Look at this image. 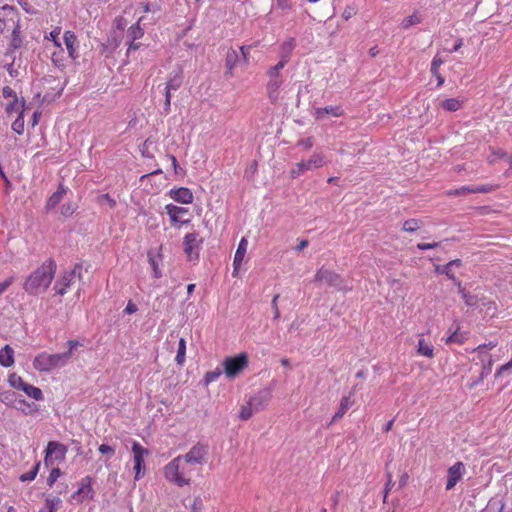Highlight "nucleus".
Returning a JSON list of instances; mask_svg holds the SVG:
<instances>
[{
    "label": "nucleus",
    "mask_w": 512,
    "mask_h": 512,
    "mask_svg": "<svg viewBox=\"0 0 512 512\" xmlns=\"http://www.w3.org/2000/svg\"><path fill=\"white\" fill-rule=\"evenodd\" d=\"M493 190L492 185H475V186H462L460 188L449 191V195H466L468 193H488Z\"/></svg>",
    "instance_id": "19"
},
{
    "label": "nucleus",
    "mask_w": 512,
    "mask_h": 512,
    "mask_svg": "<svg viewBox=\"0 0 512 512\" xmlns=\"http://www.w3.org/2000/svg\"><path fill=\"white\" fill-rule=\"evenodd\" d=\"M2 95L4 98H13V100L15 99V97H17L15 91L9 87V86H4L3 89H2Z\"/></svg>",
    "instance_id": "62"
},
{
    "label": "nucleus",
    "mask_w": 512,
    "mask_h": 512,
    "mask_svg": "<svg viewBox=\"0 0 512 512\" xmlns=\"http://www.w3.org/2000/svg\"><path fill=\"white\" fill-rule=\"evenodd\" d=\"M466 472L465 465L461 461H457L447 470L446 490H451L462 479Z\"/></svg>",
    "instance_id": "13"
},
{
    "label": "nucleus",
    "mask_w": 512,
    "mask_h": 512,
    "mask_svg": "<svg viewBox=\"0 0 512 512\" xmlns=\"http://www.w3.org/2000/svg\"><path fill=\"white\" fill-rule=\"evenodd\" d=\"M418 353L422 356L432 358L434 355L433 347L426 343L424 339L418 340Z\"/></svg>",
    "instance_id": "37"
},
{
    "label": "nucleus",
    "mask_w": 512,
    "mask_h": 512,
    "mask_svg": "<svg viewBox=\"0 0 512 512\" xmlns=\"http://www.w3.org/2000/svg\"><path fill=\"white\" fill-rule=\"evenodd\" d=\"M10 29L15 42L20 31L18 13L15 7L4 5L0 7V34Z\"/></svg>",
    "instance_id": "4"
},
{
    "label": "nucleus",
    "mask_w": 512,
    "mask_h": 512,
    "mask_svg": "<svg viewBox=\"0 0 512 512\" xmlns=\"http://www.w3.org/2000/svg\"><path fill=\"white\" fill-rule=\"evenodd\" d=\"M203 239L197 232L187 233L183 238L184 253L189 261H198Z\"/></svg>",
    "instance_id": "7"
},
{
    "label": "nucleus",
    "mask_w": 512,
    "mask_h": 512,
    "mask_svg": "<svg viewBox=\"0 0 512 512\" xmlns=\"http://www.w3.org/2000/svg\"><path fill=\"white\" fill-rule=\"evenodd\" d=\"M463 105V100L458 98H449L440 102L439 106L448 112L458 111Z\"/></svg>",
    "instance_id": "27"
},
{
    "label": "nucleus",
    "mask_w": 512,
    "mask_h": 512,
    "mask_svg": "<svg viewBox=\"0 0 512 512\" xmlns=\"http://www.w3.org/2000/svg\"><path fill=\"white\" fill-rule=\"evenodd\" d=\"M169 195L173 200L182 204H190L193 202V193L186 187L171 189Z\"/></svg>",
    "instance_id": "20"
},
{
    "label": "nucleus",
    "mask_w": 512,
    "mask_h": 512,
    "mask_svg": "<svg viewBox=\"0 0 512 512\" xmlns=\"http://www.w3.org/2000/svg\"><path fill=\"white\" fill-rule=\"evenodd\" d=\"M22 391L30 398L40 401L43 399V393L40 388L35 387L31 384L26 383L25 386L22 387Z\"/></svg>",
    "instance_id": "34"
},
{
    "label": "nucleus",
    "mask_w": 512,
    "mask_h": 512,
    "mask_svg": "<svg viewBox=\"0 0 512 512\" xmlns=\"http://www.w3.org/2000/svg\"><path fill=\"white\" fill-rule=\"evenodd\" d=\"M165 209H166V213L170 217L172 224L175 227L180 228L182 224H186L189 222V220L181 221L179 219L180 215L186 214L188 212L187 208L179 207L174 204H168V205H166Z\"/></svg>",
    "instance_id": "17"
},
{
    "label": "nucleus",
    "mask_w": 512,
    "mask_h": 512,
    "mask_svg": "<svg viewBox=\"0 0 512 512\" xmlns=\"http://www.w3.org/2000/svg\"><path fill=\"white\" fill-rule=\"evenodd\" d=\"M420 228V221L417 219L406 220L403 224V230L405 232H415Z\"/></svg>",
    "instance_id": "44"
},
{
    "label": "nucleus",
    "mask_w": 512,
    "mask_h": 512,
    "mask_svg": "<svg viewBox=\"0 0 512 512\" xmlns=\"http://www.w3.org/2000/svg\"><path fill=\"white\" fill-rule=\"evenodd\" d=\"M68 451L67 446L62 443L56 441L48 442L45 449V458L44 464L46 466H51L56 461H63L66 457V453Z\"/></svg>",
    "instance_id": "8"
},
{
    "label": "nucleus",
    "mask_w": 512,
    "mask_h": 512,
    "mask_svg": "<svg viewBox=\"0 0 512 512\" xmlns=\"http://www.w3.org/2000/svg\"><path fill=\"white\" fill-rule=\"evenodd\" d=\"M56 270V262L54 259L48 258L26 277L23 290L31 296L45 293L54 279Z\"/></svg>",
    "instance_id": "1"
},
{
    "label": "nucleus",
    "mask_w": 512,
    "mask_h": 512,
    "mask_svg": "<svg viewBox=\"0 0 512 512\" xmlns=\"http://www.w3.org/2000/svg\"><path fill=\"white\" fill-rule=\"evenodd\" d=\"M66 190L67 189L64 187V185L60 184L57 191L54 192L48 199L46 205L47 209H52L57 206L61 202L64 194L66 193Z\"/></svg>",
    "instance_id": "28"
},
{
    "label": "nucleus",
    "mask_w": 512,
    "mask_h": 512,
    "mask_svg": "<svg viewBox=\"0 0 512 512\" xmlns=\"http://www.w3.org/2000/svg\"><path fill=\"white\" fill-rule=\"evenodd\" d=\"M481 362L483 363L482 371L479 376V381H483L492 371L493 359L490 354L481 356Z\"/></svg>",
    "instance_id": "30"
},
{
    "label": "nucleus",
    "mask_w": 512,
    "mask_h": 512,
    "mask_svg": "<svg viewBox=\"0 0 512 512\" xmlns=\"http://www.w3.org/2000/svg\"><path fill=\"white\" fill-rule=\"evenodd\" d=\"M271 400V391L267 388L261 389L250 397L249 405L257 412L263 410Z\"/></svg>",
    "instance_id": "15"
},
{
    "label": "nucleus",
    "mask_w": 512,
    "mask_h": 512,
    "mask_svg": "<svg viewBox=\"0 0 512 512\" xmlns=\"http://www.w3.org/2000/svg\"><path fill=\"white\" fill-rule=\"evenodd\" d=\"M147 256H148L149 264L151 265L152 270H153V277L157 278V279L162 277V273H161V270L159 268V262L156 259V257L152 253H150V252L148 253Z\"/></svg>",
    "instance_id": "41"
},
{
    "label": "nucleus",
    "mask_w": 512,
    "mask_h": 512,
    "mask_svg": "<svg viewBox=\"0 0 512 512\" xmlns=\"http://www.w3.org/2000/svg\"><path fill=\"white\" fill-rule=\"evenodd\" d=\"M14 277L11 276L7 278L5 281L0 283V295H2L14 282Z\"/></svg>",
    "instance_id": "60"
},
{
    "label": "nucleus",
    "mask_w": 512,
    "mask_h": 512,
    "mask_svg": "<svg viewBox=\"0 0 512 512\" xmlns=\"http://www.w3.org/2000/svg\"><path fill=\"white\" fill-rule=\"evenodd\" d=\"M5 110L8 114H12L13 112H16L19 110V103H18L17 97H15V99L12 102L7 104Z\"/></svg>",
    "instance_id": "59"
},
{
    "label": "nucleus",
    "mask_w": 512,
    "mask_h": 512,
    "mask_svg": "<svg viewBox=\"0 0 512 512\" xmlns=\"http://www.w3.org/2000/svg\"><path fill=\"white\" fill-rule=\"evenodd\" d=\"M132 452L134 455V479L139 480L144 475V457L149 455V450L144 448L139 442L134 441L132 444Z\"/></svg>",
    "instance_id": "11"
},
{
    "label": "nucleus",
    "mask_w": 512,
    "mask_h": 512,
    "mask_svg": "<svg viewBox=\"0 0 512 512\" xmlns=\"http://www.w3.org/2000/svg\"><path fill=\"white\" fill-rule=\"evenodd\" d=\"M70 360V353L38 354L33 360V367L40 372H49L53 369L63 367Z\"/></svg>",
    "instance_id": "3"
},
{
    "label": "nucleus",
    "mask_w": 512,
    "mask_h": 512,
    "mask_svg": "<svg viewBox=\"0 0 512 512\" xmlns=\"http://www.w3.org/2000/svg\"><path fill=\"white\" fill-rule=\"evenodd\" d=\"M74 278L75 270L64 271L54 284L56 294L61 296L65 295Z\"/></svg>",
    "instance_id": "16"
},
{
    "label": "nucleus",
    "mask_w": 512,
    "mask_h": 512,
    "mask_svg": "<svg viewBox=\"0 0 512 512\" xmlns=\"http://www.w3.org/2000/svg\"><path fill=\"white\" fill-rule=\"evenodd\" d=\"M357 14V8L356 6L354 5H350V6H347L343 13H342V17L345 19V20H349L350 18H352L354 15Z\"/></svg>",
    "instance_id": "52"
},
{
    "label": "nucleus",
    "mask_w": 512,
    "mask_h": 512,
    "mask_svg": "<svg viewBox=\"0 0 512 512\" xmlns=\"http://www.w3.org/2000/svg\"><path fill=\"white\" fill-rule=\"evenodd\" d=\"M24 110L21 109L18 117L12 123V130L16 132L18 135L23 134L24 132Z\"/></svg>",
    "instance_id": "38"
},
{
    "label": "nucleus",
    "mask_w": 512,
    "mask_h": 512,
    "mask_svg": "<svg viewBox=\"0 0 512 512\" xmlns=\"http://www.w3.org/2000/svg\"><path fill=\"white\" fill-rule=\"evenodd\" d=\"M248 366V356L240 353L234 357H227L223 361L224 373L230 379L238 376Z\"/></svg>",
    "instance_id": "5"
},
{
    "label": "nucleus",
    "mask_w": 512,
    "mask_h": 512,
    "mask_svg": "<svg viewBox=\"0 0 512 512\" xmlns=\"http://www.w3.org/2000/svg\"><path fill=\"white\" fill-rule=\"evenodd\" d=\"M61 502L62 501L59 497H47L39 512H55Z\"/></svg>",
    "instance_id": "33"
},
{
    "label": "nucleus",
    "mask_w": 512,
    "mask_h": 512,
    "mask_svg": "<svg viewBox=\"0 0 512 512\" xmlns=\"http://www.w3.org/2000/svg\"><path fill=\"white\" fill-rule=\"evenodd\" d=\"M183 83V72L180 69L174 75H170L168 81L166 82L165 88L168 90L176 91L178 90Z\"/></svg>",
    "instance_id": "26"
},
{
    "label": "nucleus",
    "mask_w": 512,
    "mask_h": 512,
    "mask_svg": "<svg viewBox=\"0 0 512 512\" xmlns=\"http://www.w3.org/2000/svg\"><path fill=\"white\" fill-rule=\"evenodd\" d=\"M352 395L353 393L350 392L348 396H343L341 398L339 408L332 417L330 424L339 421L345 415L348 409L353 405V401L351 400Z\"/></svg>",
    "instance_id": "24"
},
{
    "label": "nucleus",
    "mask_w": 512,
    "mask_h": 512,
    "mask_svg": "<svg viewBox=\"0 0 512 512\" xmlns=\"http://www.w3.org/2000/svg\"><path fill=\"white\" fill-rule=\"evenodd\" d=\"M315 282H323L330 287H334L339 291H345L350 289L345 281L341 278V276L329 269H325L324 267L320 268L314 278Z\"/></svg>",
    "instance_id": "6"
},
{
    "label": "nucleus",
    "mask_w": 512,
    "mask_h": 512,
    "mask_svg": "<svg viewBox=\"0 0 512 512\" xmlns=\"http://www.w3.org/2000/svg\"><path fill=\"white\" fill-rule=\"evenodd\" d=\"M465 340V336L462 333H459L457 330L454 331L451 335H449L446 339V344H462Z\"/></svg>",
    "instance_id": "45"
},
{
    "label": "nucleus",
    "mask_w": 512,
    "mask_h": 512,
    "mask_svg": "<svg viewBox=\"0 0 512 512\" xmlns=\"http://www.w3.org/2000/svg\"><path fill=\"white\" fill-rule=\"evenodd\" d=\"M324 165V157L319 153H314L308 160H303L295 165L291 170L292 177H297L305 171L314 170Z\"/></svg>",
    "instance_id": "10"
},
{
    "label": "nucleus",
    "mask_w": 512,
    "mask_h": 512,
    "mask_svg": "<svg viewBox=\"0 0 512 512\" xmlns=\"http://www.w3.org/2000/svg\"><path fill=\"white\" fill-rule=\"evenodd\" d=\"M208 452L209 447L207 444L200 442L196 443L186 454L179 455L170 461L168 473L170 475H177L180 462H185L186 464L192 465L205 464L207 461Z\"/></svg>",
    "instance_id": "2"
},
{
    "label": "nucleus",
    "mask_w": 512,
    "mask_h": 512,
    "mask_svg": "<svg viewBox=\"0 0 512 512\" xmlns=\"http://www.w3.org/2000/svg\"><path fill=\"white\" fill-rule=\"evenodd\" d=\"M154 139L152 137H148L144 143H143V146L141 148V153H142V156L143 157H146V158H153V155L151 153H149V146L154 144Z\"/></svg>",
    "instance_id": "48"
},
{
    "label": "nucleus",
    "mask_w": 512,
    "mask_h": 512,
    "mask_svg": "<svg viewBox=\"0 0 512 512\" xmlns=\"http://www.w3.org/2000/svg\"><path fill=\"white\" fill-rule=\"evenodd\" d=\"M59 34H60V28L56 27L55 29H53L50 32L49 37H48V39H51L57 47H61V44L58 40Z\"/></svg>",
    "instance_id": "57"
},
{
    "label": "nucleus",
    "mask_w": 512,
    "mask_h": 512,
    "mask_svg": "<svg viewBox=\"0 0 512 512\" xmlns=\"http://www.w3.org/2000/svg\"><path fill=\"white\" fill-rule=\"evenodd\" d=\"M137 310H138L137 305L132 300H129L124 309V313L133 314V313L137 312Z\"/></svg>",
    "instance_id": "64"
},
{
    "label": "nucleus",
    "mask_w": 512,
    "mask_h": 512,
    "mask_svg": "<svg viewBox=\"0 0 512 512\" xmlns=\"http://www.w3.org/2000/svg\"><path fill=\"white\" fill-rule=\"evenodd\" d=\"M143 34V29L138 24L132 25L128 30V36L131 37L132 40L141 38Z\"/></svg>",
    "instance_id": "46"
},
{
    "label": "nucleus",
    "mask_w": 512,
    "mask_h": 512,
    "mask_svg": "<svg viewBox=\"0 0 512 512\" xmlns=\"http://www.w3.org/2000/svg\"><path fill=\"white\" fill-rule=\"evenodd\" d=\"M435 272L437 274H445L449 279H451L456 285L457 282H460L452 271V268L448 266V263L445 265H436L435 266Z\"/></svg>",
    "instance_id": "35"
},
{
    "label": "nucleus",
    "mask_w": 512,
    "mask_h": 512,
    "mask_svg": "<svg viewBox=\"0 0 512 512\" xmlns=\"http://www.w3.org/2000/svg\"><path fill=\"white\" fill-rule=\"evenodd\" d=\"M188 465L189 464H186L185 462H180L177 475H170L168 473V468L170 466V462H169L164 467V476H165V478L169 482L174 483L175 485H177L179 487H183L185 485H189L190 484V473H191V470L188 469V467H187Z\"/></svg>",
    "instance_id": "9"
},
{
    "label": "nucleus",
    "mask_w": 512,
    "mask_h": 512,
    "mask_svg": "<svg viewBox=\"0 0 512 512\" xmlns=\"http://www.w3.org/2000/svg\"><path fill=\"white\" fill-rule=\"evenodd\" d=\"M186 355V341L184 338H180L178 343V350L175 357V361L178 365L182 366L185 362Z\"/></svg>",
    "instance_id": "36"
},
{
    "label": "nucleus",
    "mask_w": 512,
    "mask_h": 512,
    "mask_svg": "<svg viewBox=\"0 0 512 512\" xmlns=\"http://www.w3.org/2000/svg\"><path fill=\"white\" fill-rule=\"evenodd\" d=\"M250 46H241L240 52L242 54V60L244 64H248L250 55Z\"/></svg>",
    "instance_id": "61"
},
{
    "label": "nucleus",
    "mask_w": 512,
    "mask_h": 512,
    "mask_svg": "<svg viewBox=\"0 0 512 512\" xmlns=\"http://www.w3.org/2000/svg\"><path fill=\"white\" fill-rule=\"evenodd\" d=\"M276 5L281 10H291L292 0H276Z\"/></svg>",
    "instance_id": "58"
},
{
    "label": "nucleus",
    "mask_w": 512,
    "mask_h": 512,
    "mask_svg": "<svg viewBox=\"0 0 512 512\" xmlns=\"http://www.w3.org/2000/svg\"><path fill=\"white\" fill-rule=\"evenodd\" d=\"M248 247V241L246 238H242L238 244L237 250L233 260V275H236L242 265L246 251Z\"/></svg>",
    "instance_id": "21"
},
{
    "label": "nucleus",
    "mask_w": 512,
    "mask_h": 512,
    "mask_svg": "<svg viewBox=\"0 0 512 512\" xmlns=\"http://www.w3.org/2000/svg\"><path fill=\"white\" fill-rule=\"evenodd\" d=\"M0 364L3 367H10L14 364V350L9 345H5L0 351Z\"/></svg>",
    "instance_id": "25"
},
{
    "label": "nucleus",
    "mask_w": 512,
    "mask_h": 512,
    "mask_svg": "<svg viewBox=\"0 0 512 512\" xmlns=\"http://www.w3.org/2000/svg\"><path fill=\"white\" fill-rule=\"evenodd\" d=\"M61 474H62V472L58 467L52 468V470L50 471V474L47 478V485L49 487H52L55 484V482L57 481V479L61 476Z\"/></svg>",
    "instance_id": "47"
},
{
    "label": "nucleus",
    "mask_w": 512,
    "mask_h": 512,
    "mask_svg": "<svg viewBox=\"0 0 512 512\" xmlns=\"http://www.w3.org/2000/svg\"><path fill=\"white\" fill-rule=\"evenodd\" d=\"M39 468H40V461L36 462L34 464L33 468L29 472L21 474L19 477V480L21 482H27V481L34 480L38 474Z\"/></svg>",
    "instance_id": "40"
},
{
    "label": "nucleus",
    "mask_w": 512,
    "mask_h": 512,
    "mask_svg": "<svg viewBox=\"0 0 512 512\" xmlns=\"http://www.w3.org/2000/svg\"><path fill=\"white\" fill-rule=\"evenodd\" d=\"M221 374H222V369H220L219 367H217L216 369H214L212 371H208L202 380L203 385L208 386L210 383L216 381L220 377Z\"/></svg>",
    "instance_id": "39"
},
{
    "label": "nucleus",
    "mask_w": 512,
    "mask_h": 512,
    "mask_svg": "<svg viewBox=\"0 0 512 512\" xmlns=\"http://www.w3.org/2000/svg\"><path fill=\"white\" fill-rule=\"evenodd\" d=\"M16 399V394L12 391H6L0 394V400L4 403H11Z\"/></svg>",
    "instance_id": "55"
},
{
    "label": "nucleus",
    "mask_w": 512,
    "mask_h": 512,
    "mask_svg": "<svg viewBox=\"0 0 512 512\" xmlns=\"http://www.w3.org/2000/svg\"><path fill=\"white\" fill-rule=\"evenodd\" d=\"M8 382L13 388L20 390H22V387L26 385V382H24L23 379L16 373L9 375Z\"/></svg>",
    "instance_id": "43"
},
{
    "label": "nucleus",
    "mask_w": 512,
    "mask_h": 512,
    "mask_svg": "<svg viewBox=\"0 0 512 512\" xmlns=\"http://www.w3.org/2000/svg\"><path fill=\"white\" fill-rule=\"evenodd\" d=\"M171 91L172 90H168L167 88H165V100H164L163 110L166 115L169 114V112L171 110V108H170L171 107V98H172Z\"/></svg>",
    "instance_id": "51"
},
{
    "label": "nucleus",
    "mask_w": 512,
    "mask_h": 512,
    "mask_svg": "<svg viewBox=\"0 0 512 512\" xmlns=\"http://www.w3.org/2000/svg\"><path fill=\"white\" fill-rule=\"evenodd\" d=\"M459 293L462 296V299L464 300L465 304L470 307L477 306L478 304V297L476 295L471 294L469 291H467L464 287H462L461 281L457 282V285Z\"/></svg>",
    "instance_id": "29"
},
{
    "label": "nucleus",
    "mask_w": 512,
    "mask_h": 512,
    "mask_svg": "<svg viewBox=\"0 0 512 512\" xmlns=\"http://www.w3.org/2000/svg\"><path fill=\"white\" fill-rule=\"evenodd\" d=\"M511 369H512V359L497 369V371L495 373V377L496 378L501 377L505 372H507Z\"/></svg>",
    "instance_id": "56"
},
{
    "label": "nucleus",
    "mask_w": 512,
    "mask_h": 512,
    "mask_svg": "<svg viewBox=\"0 0 512 512\" xmlns=\"http://www.w3.org/2000/svg\"><path fill=\"white\" fill-rule=\"evenodd\" d=\"M443 60L437 56H435L431 62V73L433 75H438L439 67L443 64Z\"/></svg>",
    "instance_id": "53"
},
{
    "label": "nucleus",
    "mask_w": 512,
    "mask_h": 512,
    "mask_svg": "<svg viewBox=\"0 0 512 512\" xmlns=\"http://www.w3.org/2000/svg\"><path fill=\"white\" fill-rule=\"evenodd\" d=\"M288 62H289V60L280 58V61L276 65L270 67L268 70L272 71V73H274V74L281 73V70L285 67V65Z\"/></svg>",
    "instance_id": "54"
},
{
    "label": "nucleus",
    "mask_w": 512,
    "mask_h": 512,
    "mask_svg": "<svg viewBox=\"0 0 512 512\" xmlns=\"http://www.w3.org/2000/svg\"><path fill=\"white\" fill-rule=\"evenodd\" d=\"M92 477L85 476L79 482L78 489L71 495V499L82 503L86 499H93Z\"/></svg>",
    "instance_id": "12"
},
{
    "label": "nucleus",
    "mask_w": 512,
    "mask_h": 512,
    "mask_svg": "<svg viewBox=\"0 0 512 512\" xmlns=\"http://www.w3.org/2000/svg\"><path fill=\"white\" fill-rule=\"evenodd\" d=\"M257 412L254 410V407L249 405V401L246 403V405H243L241 407V410L239 412V418L246 421L252 417V415Z\"/></svg>",
    "instance_id": "42"
},
{
    "label": "nucleus",
    "mask_w": 512,
    "mask_h": 512,
    "mask_svg": "<svg viewBox=\"0 0 512 512\" xmlns=\"http://www.w3.org/2000/svg\"><path fill=\"white\" fill-rule=\"evenodd\" d=\"M296 44L294 38H289L284 41L280 47V58H284L290 60V56L292 51L294 50Z\"/></svg>",
    "instance_id": "32"
},
{
    "label": "nucleus",
    "mask_w": 512,
    "mask_h": 512,
    "mask_svg": "<svg viewBox=\"0 0 512 512\" xmlns=\"http://www.w3.org/2000/svg\"><path fill=\"white\" fill-rule=\"evenodd\" d=\"M497 343L496 342H493V341H490L488 343H485V344H481L479 345L477 348H476V351H478V353L481 355V356H484L486 355V351L487 350H491L493 349L494 347H496Z\"/></svg>",
    "instance_id": "50"
},
{
    "label": "nucleus",
    "mask_w": 512,
    "mask_h": 512,
    "mask_svg": "<svg viewBox=\"0 0 512 512\" xmlns=\"http://www.w3.org/2000/svg\"><path fill=\"white\" fill-rule=\"evenodd\" d=\"M98 450L101 454L108 456L109 458L113 457L115 454V448L108 444H101L98 447Z\"/></svg>",
    "instance_id": "49"
},
{
    "label": "nucleus",
    "mask_w": 512,
    "mask_h": 512,
    "mask_svg": "<svg viewBox=\"0 0 512 512\" xmlns=\"http://www.w3.org/2000/svg\"><path fill=\"white\" fill-rule=\"evenodd\" d=\"M344 114V110L340 105L337 106H327V107H319L315 108L314 116L316 120H323L327 116L332 117H340Z\"/></svg>",
    "instance_id": "18"
},
{
    "label": "nucleus",
    "mask_w": 512,
    "mask_h": 512,
    "mask_svg": "<svg viewBox=\"0 0 512 512\" xmlns=\"http://www.w3.org/2000/svg\"><path fill=\"white\" fill-rule=\"evenodd\" d=\"M64 43L66 45L68 54L70 58L75 60L78 58V52H77V46H78V40L77 36L73 31L67 30L64 32Z\"/></svg>",
    "instance_id": "22"
},
{
    "label": "nucleus",
    "mask_w": 512,
    "mask_h": 512,
    "mask_svg": "<svg viewBox=\"0 0 512 512\" xmlns=\"http://www.w3.org/2000/svg\"><path fill=\"white\" fill-rule=\"evenodd\" d=\"M267 76L269 77V81L267 83L268 97L272 102H275L278 99V90L283 84V78L280 73L274 74L269 70H267Z\"/></svg>",
    "instance_id": "14"
},
{
    "label": "nucleus",
    "mask_w": 512,
    "mask_h": 512,
    "mask_svg": "<svg viewBox=\"0 0 512 512\" xmlns=\"http://www.w3.org/2000/svg\"><path fill=\"white\" fill-rule=\"evenodd\" d=\"M240 61H241V59H240L238 52L233 48H229L226 53V59H225V67H226L225 74L233 76V70H234V68H236L238 66Z\"/></svg>",
    "instance_id": "23"
},
{
    "label": "nucleus",
    "mask_w": 512,
    "mask_h": 512,
    "mask_svg": "<svg viewBox=\"0 0 512 512\" xmlns=\"http://www.w3.org/2000/svg\"><path fill=\"white\" fill-rule=\"evenodd\" d=\"M279 298V295H275L272 299V309H273V312H274V316L273 318L276 320L280 317V311H279V308H278V305H277V300Z\"/></svg>",
    "instance_id": "63"
},
{
    "label": "nucleus",
    "mask_w": 512,
    "mask_h": 512,
    "mask_svg": "<svg viewBox=\"0 0 512 512\" xmlns=\"http://www.w3.org/2000/svg\"><path fill=\"white\" fill-rule=\"evenodd\" d=\"M422 21L423 17L417 11H415L412 15L402 20L400 27L403 30H407L414 25L420 24Z\"/></svg>",
    "instance_id": "31"
}]
</instances>
